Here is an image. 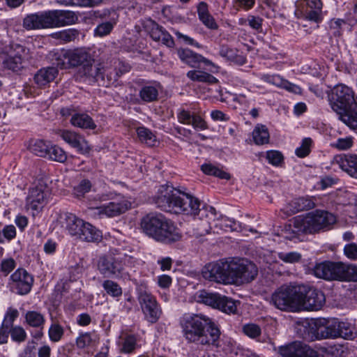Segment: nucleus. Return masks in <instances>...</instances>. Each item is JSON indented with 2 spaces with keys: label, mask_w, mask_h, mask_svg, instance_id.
Returning a JSON list of instances; mask_svg holds the SVG:
<instances>
[{
  "label": "nucleus",
  "mask_w": 357,
  "mask_h": 357,
  "mask_svg": "<svg viewBox=\"0 0 357 357\" xmlns=\"http://www.w3.org/2000/svg\"><path fill=\"white\" fill-rule=\"evenodd\" d=\"M254 142L257 145L268 144L270 135L267 127L262 124H257L252 131Z\"/></svg>",
  "instance_id": "obj_31"
},
{
  "label": "nucleus",
  "mask_w": 357,
  "mask_h": 357,
  "mask_svg": "<svg viewBox=\"0 0 357 357\" xmlns=\"http://www.w3.org/2000/svg\"><path fill=\"white\" fill-rule=\"evenodd\" d=\"M33 283V278L24 268L17 269L10 276L8 285L10 290L19 295H26L30 292Z\"/></svg>",
  "instance_id": "obj_13"
},
{
  "label": "nucleus",
  "mask_w": 357,
  "mask_h": 357,
  "mask_svg": "<svg viewBox=\"0 0 357 357\" xmlns=\"http://www.w3.org/2000/svg\"><path fill=\"white\" fill-rule=\"evenodd\" d=\"M202 172L208 175L214 176L222 179L229 180L230 175L212 164H204L201 167Z\"/></svg>",
  "instance_id": "obj_39"
},
{
  "label": "nucleus",
  "mask_w": 357,
  "mask_h": 357,
  "mask_svg": "<svg viewBox=\"0 0 357 357\" xmlns=\"http://www.w3.org/2000/svg\"><path fill=\"white\" fill-rule=\"evenodd\" d=\"M93 341L92 334L84 333L79 335L76 339V345L79 349H84L89 347Z\"/></svg>",
  "instance_id": "obj_61"
},
{
  "label": "nucleus",
  "mask_w": 357,
  "mask_h": 357,
  "mask_svg": "<svg viewBox=\"0 0 357 357\" xmlns=\"http://www.w3.org/2000/svg\"><path fill=\"white\" fill-rule=\"evenodd\" d=\"M218 309L227 314H234L237 310L236 303L231 298L222 296L221 301L218 305Z\"/></svg>",
  "instance_id": "obj_47"
},
{
  "label": "nucleus",
  "mask_w": 357,
  "mask_h": 357,
  "mask_svg": "<svg viewBox=\"0 0 357 357\" xmlns=\"http://www.w3.org/2000/svg\"><path fill=\"white\" fill-rule=\"evenodd\" d=\"M177 55L181 61L191 68H199L200 63H203L206 66H210V70L213 73L218 72L219 66L213 63L211 60L204 57L188 48H181L177 50Z\"/></svg>",
  "instance_id": "obj_15"
},
{
  "label": "nucleus",
  "mask_w": 357,
  "mask_h": 357,
  "mask_svg": "<svg viewBox=\"0 0 357 357\" xmlns=\"http://www.w3.org/2000/svg\"><path fill=\"white\" fill-rule=\"evenodd\" d=\"M59 223L70 236L81 241L98 242L102 238V233L99 229L72 213L61 215Z\"/></svg>",
  "instance_id": "obj_8"
},
{
  "label": "nucleus",
  "mask_w": 357,
  "mask_h": 357,
  "mask_svg": "<svg viewBox=\"0 0 357 357\" xmlns=\"http://www.w3.org/2000/svg\"><path fill=\"white\" fill-rule=\"evenodd\" d=\"M10 334L12 340L16 342H24L27 337L25 330L20 326L10 327Z\"/></svg>",
  "instance_id": "obj_51"
},
{
  "label": "nucleus",
  "mask_w": 357,
  "mask_h": 357,
  "mask_svg": "<svg viewBox=\"0 0 357 357\" xmlns=\"http://www.w3.org/2000/svg\"><path fill=\"white\" fill-rule=\"evenodd\" d=\"M78 35L79 33L76 29H66L56 33V38L64 43L75 40Z\"/></svg>",
  "instance_id": "obj_52"
},
{
  "label": "nucleus",
  "mask_w": 357,
  "mask_h": 357,
  "mask_svg": "<svg viewBox=\"0 0 357 357\" xmlns=\"http://www.w3.org/2000/svg\"><path fill=\"white\" fill-rule=\"evenodd\" d=\"M16 53L10 50L3 61V67L14 72H18L22 68V58L21 53L24 51L23 47L16 45Z\"/></svg>",
  "instance_id": "obj_23"
},
{
  "label": "nucleus",
  "mask_w": 357,
  "mask_h": 357,
  "mask_svg": "<svg viewBox=\"0 0 357 357\" xmlns=\"http://www.w3.org/2000/svg\"><path fill=\"white\" fill-rule=\"evenodd\" d=\"M177 118L181 123L191 125L195 129L204 130L207 128L206 121L197 114L185 109H179Z\"/></svg>",
  "instance_id": "obj_21"
},
{
  "label": "nucleus",
  "mask_w": 357,
  "mask_h": 357,
  "mask_svg": "<svg viewBox=\"0 0 357 357\" xmlns=\"http://www.w3.org/2000/svg\"><path fill=\"white\" fill-rule=\"evenodd\" d=\"M334 160L343 171L347 172L350 176L357 178L356 155H340L335 156Z\"/></svg>",
  "instance_id": "obj_22"
},
{
  "label": "nucleus",
  "mask_w": 357,
  "mask_h": 357,
  "mask_svg": "<svg viewBox=\"0 0 357 357\" xmlns=\"http://www.w3.org/2000/svg\"><path fill=\"white\" fill-rule=\"evenodd\" d=\"M75 13L70 10H49L27 15L23 20L26 30L57 28L74 24Z\"/></svg>",
  "instance_id": "obj_6"
},
{
  "label": "nucleus",
  "mask_w": 357,
  "mask_h": 357,
  "mask_svg": "<svg viewBox=\"0 0 357 357\" xmlns=\"http://www.w3.org/2000/svg\"><path fill=\"white\" fill-rule=\"evenodd\" d=\"M66 59H68V63L73 67L78 66L82 67L84 64L89 63V62L94 61L91 54L82 49L76 50L68 53V56Z\"/></svg>",
  "instance_id": "obj_25"
},
{
  "label": "nucleus",
  "mask_w": 357,
  "mask_h": 357,
  "mask_svg": "<svg viewBox=\"0 0 357 357\" xmlns=\"http://www.w3.org/2000/svg\"><path fill=\"white\" fill-rule=\"evenodd\" d=\"M131 204L125 200L121 199L114 201L107 204L102 205L97 208L99 215H105L107 217H114L125 213L130 208Z\"/></svg>",
  "instance_id": "obj_20"
},
{
  "label": "nucleus",
  "mask_w": 357,
  "mask_h": 357,
  "mask_svg": "<svg viewBox=\"0 0 357 357\" xmlns=\"http://www.w3.org/2000/svg\"><path fill=\"white\" fill-rule=\"evenodd\" d=\"M342 266L341 282H357V265L342 263Z\"/></svg>",
  "instance_id": "obj_42"
},
{
  "label": "nucleus",
  "mask_w": 357,
  "mask_h": 357,
  "mask_svg": "<svg viewBox=\"0 0 357 357\" xmlns=\"http://www.w3.org/2000/svg\"><path fill=\"white\" fill-rule=\"evenodd\" d=\"M64 335V328L56 321H53L48 330L50 340L53 342H59Z\"/></svg>",
  "instance_id": "obj_43"
},
{
  "label": "nucleus",
  "mask_w": 357,
  "mask_h": 357,
  "mask_svg": "<svg viewBox=\"0 0 357 357\" xmlns=\"http://www.w3.org/2000/svg\"><path fill=\"white\" fill-rule=\"evenodd\" d=\"M342 261H325L317 263L312 269L315 277L327 281H342L343 266Z\"/></svg>",
  "instance_id": "obj_11"
},
{
  "label": "nucleus",
  "mask_w": 357,
  "mask_h": 357,
  "mask_svg": "<svg viewBox=\"0 0 357 357\" xmlns=\"http://www.w3.org/2000/svg\"><path fill=\"white\" fill-rule=\"evenodd\" d=\"M300 292L299 312L319 310L325 303L324 294L318 289L300 286Z\"/></svg>",
  "instance_id": "obj_10"
},
{
  "label": "nucleus",
  "mask_w": 357,
  "mask_h": 357,
  "mask_svg": "<svg viewBox=\"0 0 357 357\" xmlns=\"http://www.w3.org/2000/svg\"><path fill=\"white\" fill-rule=\"evenodd\" d=\"M221 298L222 295L218 293H211L205 291H201L198 296L199 302L211 306L213 308H218L221 301Z\"/></svg>",
  "instance_id": "obj_34"
},
{
  "label": "nucleus",
  "mask_w": 357,
  "mask_h": 357,
  "mask_svg": "<svg viewBox=\"0 0 357 357\" xmlns=\"http://www.w3.org/2000/svg\"><path fill=\"white\" fill-rule=\"evenodd\" d=\"M47 158L59 162H64L67 160V154L65 151L59 146L51 144L50 153Z\"/></svg>",
  "instance_id": "obj_45"
},
{
  "label": "nucleus",
  "mask_w": 357,
  "mask_h": 357,
  "mask_svg": "<svg viewBox=\"0 0 357 357\" xmlns=\"http://www.w3.org/2000/svg\"><path fill=\"white\" fill-rule=\"evenodd\" d=\"M137 135L139 140L149 146H153L156 142V137L148 128L139 127L137 128Z\"/></svg>",
  "instance_id": "obj_38"
},
{
  "label": "nucleus",
  "mask_w": 357,
  "mask_h": 357,
  "mask_svg": "<svg viewBox=\"0 0 357 357\" xmlns=\"http://www.w3.org/2000/svg\"><path fill=\"white\" fill-rule=\"evenodd\" d=\"M279 353L282 357H320L318 351L301 342L280 347Z\"/></svg>",
  "instance_id": "obj_17"
},
{
  "label": "nucleus",
  "mask_w": 357,
  "mask_h": 357,
  "mask_svg": "<svg viewBox=\"0 0 357 357\" xmlns=\"http://www.w3.org/2000/svg\"><path fill=\"white\" fill-rule=\"evenodd\" d=\"M141 226L146 235L158 241L169 243L181 238L174 223L162 215H146L142 220Z\"/></svg>",
  "instance_id": "obj_7"
},
{
  "label": "nucleus",
  "mask_w": 357,
  "mask_h": 357,
  "mask_svg": "<svg viewBox=\"0 0 357 357\" xmlns=\"http://www.w3.org/2000/svg\"><path fill=\"white\" fill-rule=\"evenodd\" d=\"M300 286L284 284L272 294L270 304L283 312H299Z\"/></svg>",
  "instance_id": "obj_9"
},
{
  "label": "nucleus",
  "mask_w": 357,
  "mask_h": 357,
  "mask_svg": "<svg viewBox=\"0 0 357 357\" xmlns=\"http://www.w3.org/2000/svg\"><path fill=\"white\" fill-rule=\"evenodd\" d=\"M138 299L145 319L149 322L155 323L162 314V310L155 298L146 291L141 290Z\"/></svg>",
  "instance_id": "obj_12"
},
{
  "label": "nucleus",
  "mask_w": 357,
  "mask_h": 357,
  "mask_svg": "<svg viewBox=\"0 0 357 357\" xmlns=\"http://www.w3.org/2000/svg\"><path fill=\"white\" fill-rule=\"evenodd\" d=\"M200 21L208 29L212 30H216L218 28V24L215 22L213 17L208 14L204 17H201Z\"/></svg>",
  "instance_id": "obj_64"
},
{
  "label": "nucleus",
  "mask_w": 357,
  "mask_h": 357,
  "mask_svg": "<svg viewBox=\"0 0 357 357\" xmlns=\"http://www.w3.org/2000/svg\"><path fill=\"white\" fill-rule=\"evenodd\" d=\"M266 158L268 163L273 166H281L284 162V156L282 153L276 150H270L266 152Z\"/></svg>",
  "instance_id": "obj_50"
},
{
  "label": "nucleus",
  "mask_w": 357,
  "mask_h": 357,
  "mask_svg": "<svg viewBox=\"0 0 357 357\" xmlns=\"http://www.w3.org/2000/svg\"><path fill=\"white\" fill-rule=\"evenodd\" d=\"M19 312L17 309L13 307H8L5 316L2 324L10 328L14 326L13 322L18 317Z\"/></svg>",
  "instance_id": "obj_57"
},
{
  "label": "nucleus",
  "mask_w": 357,
  "mask_h": 357,
  "mask_svg": "<svg viewBox=\"0 0 357 357\" xmlns=\"http://www.w3.org/2000/svg\"><path fill=\"white\" fill-rule=\"evenodd\" d=\"M204 279L223 284H242L252 281L258 274L255 264L245 259L219 260L204 266Z\"/></svg>",
  "instance_id": "obj_1"
},
{
  "label": "nucleus",
  "mask_w": 357,
  "mask_h": 357,
  "mask_svg": "<svg viewBox=\"0 0 357 357\" xmlns=\"http://www.w3.org/2000/svg\"><path fill=\"white\" fill-rule=\"evenodd\" d=\"M343 253L350 260H357V243H349L344 245Z\"/></svg>",
  "instance_id": "obj_60"
},
{
  "label": "nucleus",
  "mask_w": 357,
  "mask_h": 357,
  "mask_svg": "<svg viewBox=\"0 0 357 357\" xmlns=\"http://www.w3.org/2000/svg\"><path fill=\"white\" fill-rule=\"evenodd\" d=\"M25 323L33 328L43 329L45 319L43 314L38 311L29 310L24 314Z\"/></svg>",
  "instance_id": "obj_30"
},
{
  "label": "nucleus",
  "mask_w": 357,
  "mask_h": 357,
  "mask_svg": "<svg viewBox=\"0 0 357 357\" xmlns=\"http://www.w3.org/2000/svg\"><path fill=\"white\" fill-rule=\"evenodd\" d=\"M92 188V183L89 179L81 180L79 183L73 188V195L77 198L83 197L86 193L89 192Z\"/></svg>",
  "instance_id": "obj_46"
},
{
  "label": "nucleus",
  "mask_w": 357,
  "mask_h": 357,
  "mask_svg": "<svg viewBox=\"0 0 357 357\" xmlns=\"http://www.w3.org/2000/svg\"><path fill=\"white\" fill-rule=\"evenodd\" d=\"M180 324L188 342L218 347L220 331L206 316L185 314L181 318Z\"/></svg>",
  "instance_id": "obj_3"
},
{
  "label": "nucleus",
  "mask_w": 357,
  "mask_h": 357,
  "mask_svg": "<svg viewBox=\"0 0 357 357\" xmlns=\"http://www.w3.org/2000/svg\"><path fill=\"white\" fill-rule=\"evenodd\" d=\"M266 80L268 82L273 83L276 85H281L287 91L299 94L301 93V89L296 84H292L287 81L282 80L278 75L268 76Z\"/></svg>",
  "instance_id": "obj_36"
},
{
  "label": "nucleus",
  "mask_w": 357,
  "mask_h": 357,
  "mask_svg": "<svg viewBox=\"0 0 357 357\" xmlns=\"http://www.w3.org/2000/svg\"><path fill=\"white\" fill-rule=\"evenodd\" d=\"M145 28L149 32L150 36L155 41H160L161 35L162 34L165 29L155 23L151 20H149L146 22Z\"/></svg>",
  "instance_id": "obj_44"
},
{
  "label": "nucleus",
  "mask_w": 357,
  "mask_h": 357,
  "mask_svg": "<svg viewBox=\"0 0 357 357\" xmlns=\"http://www.w3.org/2000/svg\"><path fill=\"white\" fill-rule=\"evenodd\" d=\"M130 67L128 65H126L121 62H118V65L114 68L107 67V84L109 85L114 84L121 76L123 73L128 72Z\"/></svg>",
  "instance_id": "obj_29"
},
{
  "label": "nucleus",
  "mask_w": 357,
  "mask_h": 357,
  "mask_svg": "<svg viewBox=\"0 0 357 357\" xmlns=\"http://www.w3.org/2000/svg\"><path fill=\"white\" fill-rule=\"evenodd\" d=\"M337 221L335 215L326 211L317 210L305 216L294 218L286 228L288 238H294L301 234H315L322 230L330 229Z\"/></svg>",
  "instance_id": "obj_5"
},
{
  "label": "nucleus",
  "mask_w": 357,
  "mask_h": 357,
  "mask_svg": "<svg viewBox=\"0 0 357 357\" xmlns=\"http://www.w3.org/2000/svg\"><path fill=\"white\" fill-rule=\"evenodd\" d=\"M291 206L293 207L292 212L297 213L313 208L315 203L311 197H299L292 201Z\"/></svg>",
  "instance_id": "obj_35"
},
{
  "label": "nucleus",
  "mask_w": 357,
  "mask_h": 357,
  "mask_svg": "<svg viewBox=\"0 0 357 357\" xmlns=\"http://www.w3.org/2000/svg\"><path fill=\"white\" fill-rule=\"evenodd\" d=\"M102 287L109 296L119 297L122 294L121 287L115 282L107 280L102 283Z\"/></svg>",
  "instance_id": "obj_48"
},
{
  "label": "nucleus",
  "mask_w": 357,
  "mask_h": 357,
  "mask_svg": "<svg viewBox=\"0 0 357 357\" xmlns=\"http://www.w3.org/2000/svg\"><path fill=\"white\" fill-rule=\"evenodd\" d=\"M243 333L251 338H255L261 335L260 327L255 324H245L243 328Z\"/></svg>",
  "instance_id": "obj_59"
},
{
  "label": "nucleus",
  "mask_w": 357,
  "mask_h": 357,
  "mask_svg": "<svg viewBox=\"0 0 357 357\" xmlns=\"http://www.w3.org/2000/svg\"><path fill=\"white\" fill-rule=\"evenodd\" d=\"M137 337L134 335H126L123 340L121 351L126 354L132 353L137 348Z\"/></svg>",
  "instance_id": "obj_49"
},
{
  "label": "nucleus",
  "mask_w": 357,
  "mask_h": 357,
  "mask_svg": "<svg viewBox=\"0 0 357 357\" xmlns=\"http://www.w3.org/2000/svg\"><path fill=\"white\" fill-rule=\"evenodd\" d=\"M339 329L340 337L346 340H354L357 335V332L354 325L347 321H340Z\"/></svg>",
  "instance_id": "obj_41"
},
{
  "label": "nucleus",
  "mask_w": 357,
  "mask_h": 357,
  "mask_svg": "<svg viewBox=\"0 0 357 357\" xmlns=\"http://www.w3.org/2000/svg\"><path fill=\"white\" fill-rule=\"evenodd\" d=\"M58 135L71 147L76 149L81 154H87L91 148L85 138L75 131L69 130H59Z\"/></svg>",
  "instance_id": "obj_19"
},
{
  "label": "nucleus",
  "mask_w": 357,
  "mask_h": 357,
  "mask_svg": "<svg viewBox=\"0 0 357 357\" xmlns=\"http://www.w3.org/2000/svg\"><path fill=\"white\" fill-rule=\"evenodd\" d=\"M58 75V70L54 67L40 69L34 76V82L39 87L45 86L52 82Z\"/></svg>",
  "instance_id": "obj_26"
},
{
  "label": "nucleus",
  "mask_w": 357,
  "mask_h": 357,
  "mask_svg": "<svg viewBox=\"0 0 357 357\" xmlns=\"http://www.w3.org/2000/svg\"><path fill=\"white\" fill-rule=\"evenodd\" d=\"M98 268L101 274L108 278H118L123 271L121 257L102 256L99 259Z\"/></svg>",
  "instance_id": "obj_18"
},
{
  "label": "nucleus",
  "mask_w": 357,
  "mask_h": 357,
  "mask_svg": "<svg viewBox=\"0 0 357 357\" xmlns=\"http://www.w3.org/2000/svg\"><path fill=\"white\" fill-rule=\"evenodd\" d=\"M278 258L284 263L294 264L298 262L301 259V255L298 252H284L278 254Z\"/></svg>",
  "instance_id": "obj_54"
},
{
  "label": "nucleus",
  "mask_w": 357,
  "mask_h": 357,
  "mask_svg": "<svg viewBox=\"0 0 357 357\" xmlns=\"http://www.w3.org/2000/svg\"><path fill=\"white\" fill-rule=\"evenodd\" d=\"M51 143L42 139L36 140L31 146V151L36 155L47 158L50 153Z\"/></svg>",
  "instance_id": "obj_37"
},
{
  "label": "nucleus",
  "mask_w": 357,
  "mask_h": 357,
  "mask_svg": "<svg viewBox=\"0 0 357 357\" xmlns=\"http://www.w3.org/2000/svg\"><path fill=\"white\" fill-rule=\"evenodd\" d=\"M237 222L233 220L228 218H222L219 222H215V227H220L221 229L224 231H232L237 229Z\"/></svg>",
  "instance_id": "obj_56"
},
{
  "label": "nucleus",
  "mask_w": 357,
  "mask_h": 357,
  "mask_svg": "<svg viewBox=\"0 0 357 357\" xmlns=\"http://www.w3.org/2000/svg\"><path fill=\"white\" fill-rule=\"evenodd\" d=\"M312 143V141L310 138L306 137L303 139L301 146L295 151L296 155L299 158H305L310 153Z\"/></svg>",
  "instance_id": "obj_53"
},
{
  "label": "nucleus",
  "mask_w": 357,
  "mask_h": 357,
  "mask_svg": "<svg viewBox=\"0 0 357 357\" xmlns=\"http://www.w3.org/2000/svg\"><path fill=\"white\" fill-rule=\"evenodd\" d=\"M332 109L351 129H357V98L351 88L338 84L332 90L329 99Z\"/></svg>",
  "instance_id": "obj_4"
},
{
  "label": "nucleus",
  "mask_w": 357,
  "mask_h": 357,
  "mask_svg": "<svg viewBox=\"0 0 357 357\" xmlns=\"http://www.w3.org/2000/svg\"><path fill=\"white\" fill-rule=\"evenodd\" d=\"M187 77L194 82L215 84L218 80L212 75L201 70H190L187 73Z\"/></svg>",
  "instance_id": "obj_32"
},
{
  "label": "nucleus",
  "mask_w": 357,
  "mask_h": 357,
  "mask_svg": "<svg viewBox=\"0 0 357 357\" xmlns=\"http://www.w3.org/2000/svg\"><path fill=\"white\" fill-rule=\"evenodd\" d=\"M158 96V85L149 84L143 86L139 91V97L146 102H153Z\"/></svg>",
  "instance_id": "obj_33"
},
{
  "label": "nucleus",
  "mask_w": 357,
  "mask_h": 357,
  "mask_svg": "<svg viewBox=\"0 0 357 357\" xmlns=\"http://www.w3.org/2000/svg\"><path fill=\"white\" fill-rule=\"evenodd\" d=\"M202 172L208 175L214 176L222 179L229 180L230 175L212 164H204L201 167Z\"/></svg>",
  "instance_id": "obj_40"
},
{
  "label": "nucleus",
  "mask_w": 357,
  "mask_h": 357,
  "mask_svg": "<svg viewBox=\"0 0 357 357\" xmlns=\"http://www.w3.org/2000/svg\"><path fill=\"white\" fill-rule=\"evenodd\" d=\"M49 195L50 190L46 181L43 178L38 179L29 191L26 198V206L36 211L42 207Z\"/></svg>",
  "instance_id": "obj_14"
},
{
  "label": "nucleus",
  "mask_w": 357,
  "mask_h": 357,
  "mask_svg": "<svg viewBox=\"0 0 357 357\" xmlns=\"http://www.w3.org/2000/svg\"><path fill=\"white\" fill-rule=\"evenodd\" d=\"M354 144V139L351 137H346L342 138H338L331 145L333 147L340 150L346 151L349 149Z\"/></svg>",
  "instance_id": "obj_55"
},
{
  "label": "nucleus",
  "mask_w": 357,
  "mask_h": 357,
  "mask_svg": "<svg viewBox=\"0 0 357 357\" xmlns=\"http://www.w3.org/2000/svg\"><path fill=\"white\" fill-rule=\"evenodd\" d=\"M154 202L161 210L175 213H183L193 216L199 215L208 211L212 217L215 215V209L212 206L200 208L201 202L195 197L185 193L169 185L160 187L154 197Z\"/></svg>",
  "instance_id": "obj_2"
},
{
  "label": "nucleus",
  "mask_w": 357,
  "mask_h": 357,
  "mask_svg": "<svg viewBox=\"0 0 357 357\" xmlns=\"http://www.w3.org/2000/svg\"><path fill=\"white\" fill-rule=\"evenodd\" d=\"M114 23L111 22H106L102 24H100L95 29V35L98 36H105L108 35L111 31L113 29Z\"/></svg>",
  "instance_id": "obj_58"
},
{
  "label": "nucleus",
  "mask_w": 357,
  "mask_h": 357,
  "mask_svg": "<svg viewBox=\"0 0 357 357\" xmlns=\"http://www.w3.org/2000/svg\"><path fill=\"white\" fill-rule=\"evenodd\" d=\"M219 55L227 61L238 65H243L246 62L245 57L236 48L222 45L219 49Z\"/></svg>",
  "instance_id": "obj_24"
},
{
  "label": "nucleus",
  "mask_w": 357,
  "mask_h": 357,
  "mask_svg": "<svg viewBox=\"0 0 357 357\" xmlns=\"http://www.w3.org/2000/svg\"><path fill=\"white\" fill-rule=\"evenodd\" d=\"M15 268V261L9 258L1 261L0 272L3 276H7Z\"/></svg>",
  "instance_id": "obj_62"
},
{
  "label": "nucleus",
  "mask_w": 357,
  "mask_h": 357,
  "mask_svg": "<svg viewBox=\"0 0 357 357\" xmlns=\"http://www.w3.org/2000/svg\"><path fill=\"white\" fill-rule=\"evenodd\" d=\"M70 123L75 126L82 129L93 130L96 128L92 118L85 113H75L71 116Z\"/></svg>",
  "instance_id": "obj_27"
},
{
  "label": "nucleus",
  "mask_w": 357,
  "mask_h": 357,
  "mask_svg": "<svg viewBox=\"0 0 357 357\" xmlns=\"http://www.w3.org/2000/svg\"><path fill=\"white\" fill-rule=\"evenodd\" d=\"M79 74L85 77L86 81L97 82L99 85L108 86L107 79V68H105L100 63L94 64L89 62L79 69Z\"/></svg>",
  "instance_id": "obj_16"
},
{
  "label": "nucleus",
  "mask_w": 357,
  "mask_h": 357,
  "mask_svg": "<svg viewBox=\"0 0 357 357\" xmlns=\"http://www.w3.org/2000/svg\"><path fill=\"white\" fill-rule=\"evenodd\" d=\"M3 238L8 241H11L16 236V229L13 225H6L2 229Z\"/></svg>",
  "instance_id": "obj_63"
},
{
  "label": "nucleus",
  "mask_w": 357,
  "mask_h": 357,
  "mask_svg": "<svg viewBox=\"0 0 357 357\" xmlns=\"http://www.w3.org/2000/svg\"><path fill=\"white\" fill-rule=\"evenodd\" d=\"M340 320L333 319L327 321L326 326L320 328V335L322 338H337L340 337Z\"/></svg>",
  "instance_id": "obj_28"
}]
</instances>
